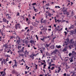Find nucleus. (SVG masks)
<instances>
[{
    "instance_id": "1",
    "label": "nucleus",
    "mask_w": 76,
    "mask_h": 76,
    "mask_svg": "<svg viewBox=\"0 0 76 76\" xmlns=\"http://www.w3.org/2000/svg\"><path fill=\"white\" fill-rule=\"evenodd\" d=\"M11 73L12 74H15V73H16L17 74H18V72L16 71V70L15 69H13Z\"/></svg>"
},
{
    "instance_id": "2",
    "label": "nucleus",
    "mask_w": 76,
    "mask_h": 76,
    "mask_svg": "<svg viewBox=\"0 0 76 76\" xmlns=\"http://www.w3.org/2000/svg\"><path fill=\"white\" fill-rule=\"evenodd\" d=\"M19 26H20V24L18 23L16 24L15 26V29H18V27H19Z\"/></svg>"
},
{
    "instance_id": "3",
    "label": "nucleus",
    "mask_w": 76,
    "mask_h": 76,
    "mask_svg": "<svg viewBox=\"0 0 76 76\" xmlns=\"http://www.w3.org/2000/svg\"><path fill=\"white\" fill-rule=\"evenodd\" d=\"M74 28V25H72V24H71V26L69 28V29H73Z\"/></svg>"
},
{
    "instance_id": "4",
    "label": "nucleus",
    "mask_w": 76,
    "mask_h": 76,
    "mask_svg": "<svg viewBox=\"0 0 76 76\" xmlns=\"http://www.w3.org/2000/svg\"><path fill=\"white\" fill-rule=\"evenodd\" d=\"M73 39H71L70 40V41L69 42V43H70L71 44H73L74 43H75V42H74V41H73Z\"/></svg>"
},
{
    "instance_id": "5",
    "label": "nucleus",
    "mask_w": 76,
    "mask_h": 76,
    "mask_svg": "<svg viewBox=\"0 0 76 76\" xmlns=\"http://www.w3.org/2000/svg\"><path fill=\"white\" fill-rule=\"evenodd\" d=\"M54 45H52L51 46H50V49H54Z\"/></svg>"
},
{
    "instance_id": "6",
    "label": "nucleus",
    "mask_w": 76,
    "mask_h": 76,
    "mask_svg": "<svg viewBox=\"0 0 76 76\" xmlns=\"http://www.w3.org/2000/svg\"><path fill=\"white\" fill-rule=\"evenodd\" d=\"M24 48H25L24 47H23L20 50V52L22 53V52H23V53H25V52L23 51V50H24Z\"/></svg>"
},
{
    "instance_id": "7",
    "label": "nucleus",
    "mask_w": 76,
    "mask_h": 76,
    "mask_svg": "<svg viewBox=\"0 0 76 76\" xmlns=\"http://www.w3.org/2000/svg\"><path fill=\"white\" fill-rule=\"evenodd\" d=\"M64 43H66V44H64V43L63 44L64 45H63V46L64 47L65 45H67L68 44H69V43H67V42L66 41H65L64 42Z\"/></svg>"
},
{
    "instance_id": "8",
    "label": "nucleus",
    "mask_w": 76,
    "mask_h": 76,
    "mask_svg": "<svg viewBox=\"0 0 76 76\" xmlns=\"http://www.w3.org/2000/svg\"><path fill=\"white\" fill-rule=\"evenodd\" d=\"M72 55H74V56H76V53L75 52V51H72Z\"/></svg>"
},
{
    "instance_id": "9",
    "label": "nucleus",
    "mask_w": 76,
    "mask_h": 76,
    "mask_svg": "<svg viewBox=\"0 0 76 76\" xmlns=\"http://www.w3.org/2000/svg\"><path fill=\"white\" fill-rule=\"evenodd\" d=\"M46 13H48V16H51V14L50 13V12H48V11L46 12Z\"/></svg>"
},
{
    "instance_id": "10",
    "label": "nucleus",
    "mask_w": 76,
    "mask_h": 76,
    "mask_svg": "<svg viewBox=\"0 0 76 76\" xmlns=\"http://www.w3.org/2000/svg\"><path fill=\"white\" fill-rule=\"evenodd\" d=\"M64 40H65V41H66L67 43H68L69 44L68 42H69V38H67V39H64Z\"/></svg>"
},
{
    "instance_id": "11",
    "label": "nucleus",
    "mask_w": 76,
    "mask_h": 76,
    "mask_svg": "<svg viewBox=\"0 0 76 76\" xmlns=\"http://www.w3.org/2000/svg\"><path fill=\"white\" fill-rule=\"evenodd\" d=\"M74 57V56H72L71 58H70V59H71L70 60V61L71 62H73V58Z\"/></svg>"
},
{
    "instance_id": "12",
    "label": "nucleus",
    "mask_w": 76,
    "mask_h": 76,
    "mask_svg": "<svg viewBox=\"0 0 76 76\" xmlns=\"http://www.w3.org/2000/svg\"><path fill=\"white\" fill-rule=\"evenodd\" d=\"M61 48V46H60V45H56V48Z\"/></svg>"
},
{
    "instance_id": "13",
    "label": "nucleus",
    "mask_w": 76,
    "mask_h": 76,
    "mask_svg": "<svg viewBox=\"0 0 76 76\" xmlns=\"http://www.w3.org/2000/svg\"><path fill=\"white\" fill-rule=\"evenodd\" d=\"M63 12L64 15H66V12H67V10H64L63 11Z\"/></svg>"
},
{
    "instance_id": "14",
    "label": "nucleus",
    "mask_w": 76,
    "mask_h": 76,
    "mask_svg": "<svg viewBox=\"0 0 76 76\" xmlns=\"http://www.w3.org/2000/svg\"><path fill=\"white\" fill-rule=\"evenodd\" d=\"M3 20L4 22H7V20L5 18H3Z\"/></svg>"
},
{
    "instance_id": "15",
    "label": "nucleus",
    "mask_w": 76,
    "mask_h": 76,
    "mask_svg": "<svg viewBox=\"0 0 76 76\" xmlns=\"http://www.w3.org/2000/svg\"><path fill=\"white\" fill-rule=\"evenodd\" d=\"M33 9H34V11H35V12H37V9H35V7H34V6H33Z\"/></svg>"
},
{
    "instance_id": "16",
    "label": "nucleus",
    "mask_w": 76,
    "mask_h": 76,
    "mask_svg": "<svg viewBox=\"0 0 76 76\" xmlns=\"http://www.w3.org/2000/svg\"><path fill=\"white\" fill-rule=\"evenodd\" d=\"M19 39H20V40H17L16 42H17L18 44H19L20 43V38H19Z\"/></svg>"
},
{
    "instance_id": "17",
    "label": "nucleus",
    "mask_w": 76,
    "mask_h": 76,
    "mask_svg": "<svg viewBox=\"0 0 76 76\" xmlns=\"http://www.w3.org/2000/svg\"><path fill=\"white\" fill-rule=\"evenodd\" d=\"M30 43H31V44H34V40H31L30 41Z\"/></svg>"
},
{
    "instance_id": "18",
    "label": "nucleus",
    "mask_w": 76,
    "mask_h": 76,
    "mask_svg": "<svg viewBox=\"0 0 76 76\" xmlns=\"http://www.w3.org/2000/svg\"><path fill=\"white\" fill-rule=\"evenodd\" d=\"M57 51H57V50L56 49L55 50L53 51V53H56Z\"/></svg>"
},
{
    "instance_id": "19",
    "label": "nucleus",
    "mask_w": 76,
    "mask_h": 76,
    "mask_svg": "<svg viewBox=\"0 0 76 76\" xmlns=\"http://www.w3.org/2000/svg\"><path fill=\"white\" fill-rule=\"evenodd\" d=\"M70 32H71V33L72 34V35H73L74 34V31H73V30H72Z\"/></svg>"
},
{
    "instance_id": "20",
    "label": "nucleus",
    "mask_w": 76,
    "mask_h": 76,
    "mask_svg": "<svg viewBox=\"0 0 76 76\" xmlns=\"http://www.w3.org/2000/svg\"><path fill=\"white\" fill-rule=\"evenodd\" d=\"M18 50H20V49H21V46H18Z\"/></svg>"
},
{
    "instance_id": "21",
    "label": "nucleus",
    "mask_w": 76,
    "mask_h": 76,
    "mask_svg": "<svg viewBox=\"0 0 76 76\" xmlns=\"http://www.w3.org/2000/svg\"><path fill=\"white\" fill-rule=\"evenodd\" d=\"M4 64H7V63H6V60H5L4 59Z\"/></svg>"
},
{
    "instance_id": "22",
    "label": "nucleus",
    "mask_w": 76,
    "mask_h": 76,
    "mask_svg": "<svg viewBox=\"0 0 76 76\" xmlns=\"http://www.w3.org/2000/svg\"><path fill=\"white\" fill-rule=\"evenodd\" d=\"M51 65L50 64L49 65V66L48 67V69H51Z\"/></svg>"
},
{
    "instance_id": "23",
    "label": "nucleus",
    "mask_w": 76,
    "mask_h": 76,
    "mask_svg": "<svg viewBox=\"0 0 76 76\" xmlns=\"http://www.w3.org/2000/svg\"><path fill=\"white\" fill-rule=\"evenodd\" d=\"M27 23H28V25H29L30 24V23H31V21L29 20L28 22Z\"/></svg>"
},
{
    "instance_id": "24",
    "label": "nucleus",
    "mask_w": 76,
    "mask_h": 76,
    "mask_svg": "<svg viewBox=\"0 0 76 76\" xmlns=\"http://www.w3.org/2000/svg\"><path fill=\"white\" fill-rule=\"evenodd\" d=\"M46 55L47 56H50V53L48 52H47L46 53Z\"/></svg>"
},
{
    "instance_id": "25",
    "label": "nucleus",
    "mask_w": 76,
    "mask_h": 76,
    "mask_svg": "<svg viewBox=\"0 0 76 76\" xmlns=\"http://www.w3.org/2000/svg\"><path fill=\"white\" fill-rule=\"evenodd\" d=\"M25 52V53H26L27 55H28V54H29V53L28 52H27V50H26Z\"/></svg>"
},
{
    "instance_id": "26",
    "label": "nucleus",
    "mask_w": 76,
    "mask_h": 76,
    "mask_svg": "<svg viewBox=\"0 0 76 76\" xmlns=\"http://www.w3.org/2000/svg\"><path fill=\"white\" fill-rule=\"evenodd\" d=\"M66 48H65L64 49H63V51H66Z\"/></svg>"
},
{
    "instance_id": "27",
    "label": "nucleus",
    "mask_w": 76,
    "mask_h": 76,
    "mask_svg": "<svg viewBox=\"0 0 76 76\" xmlns=\"http://www.w3.org/2000/svg\"><path fill=\"white\" fill-rule=\"evenodd\" d=\"M45 38V37L43 38L42 39L40 38L41 40L42 41H44V39Z\"/></svg>"
},
{
    "instance_id": "28",
    "label": "nucleus",
    "mask_w": 76,
    "mask_h": 76,
    "mask_svg": "<svg viewBox=\"0 0 76 76\" xmlns=\"http://www.w3.org/2000/svg\"><path fill=\"white\" fill-rule=\"evenodd\" d=\"M36 37L37 40L38 41V36H37V35H36Z\"/></svg>"
},
{
    "instance_id": "29",
    "label": "nucleus",
    "mask_w": 76,
    "mask_h": 76,
    "mask_svg": "<svg viewBox=\"0 0 76 76\" xmlns=\"http://www.w3.org/2000/svg\"><path fill=\"white\" fill-rule=\"evenodd\" d=\"M55 29H56L57 31H59V29H58V28L57 27L55 28Z\"/></svg>"
},
{
    "instance_id": "30",
    "label": "nucleus",
    "mask_w": 76,
    "mask_h": 76,
    "mask_svg": "<svg viewBox=\"0 0 76 76\" xmlns=\"http://www.w3.org/2000/svg\"><path fill=\"white\" fill-rule=\"evenodd\" d=\"M67 15V16H69V12H67L66 13Z\"/></svg>"
},
{
    "instance_id": "31",
    "label": "nucleus",
    "mask_w": 76,
    "mask_h": 76,
    "mask_svg": "<svg viewBox=\"0 0 76 76\" xmlns=\"http://www.w3.org/2000/svg\"><path fill=\"white\" fill-rule=\"evenodd\" d=\"M46 46H47V48H48V47H49L50 45L47 44H46Z\"/></svg>"
},
{
    "instance_id": "32",
    "label": "nucleus",
    "mask_w": 76,
    "mask_h": 76,
    "mask_svg": "<svg viewBox=\"0 0 76 76\" xmlns=\"http://www.w3.org/2000/svg\"><path fill=\"white\" fill-rule=\"evenodd\" d=\"M72 53H70L68 55L69 57H70V56H72Z\"/></svg>"
},
{
    "instance_id": "33",
    "label": "nucleus",
    "mask_w": 76,
    "mask_h": 76,
    "mask_svg": "<svg viewBox=\"0 0 76 76\" xmlns=\"http://www.w3.org/2000/svg\"><path fill=\"white\" fill-rule=\"evenodd\" d=\"M36 4H37L36 3H33L32 4V5H33V6L36 5Z\"/></svg>"
},
{
    "instance_id": "34",
    "label": "nucleus",
    "mask_w": 76,
    "mask_h": 76,
    "mask_svg": "<svg viewBox=\"0 0 76 76\" xmlns=\"http://www.w3.org/2000/svg\"><path fill=\"white\" fill-rule=\"evenodd\" d=\"M44 31H47V28H44Z\"/></svg>"
},
{
    "instance_id": "35",
    "label": "nucleus",
    "mask_w": 76,
    "mask_h": 76,
    "mask_svg": "<svg viewBox=\"0 0 76 76\" xmlns=\"http://www.w3.org/2000/svg\"><path fill=\"white\" fill-rule=\"evenodd\" d=\"M45 15H46V18H48V17H47V16H48V15H47V14H45Z\"/></svg>"
},
{
    "instance_id": "36",
    "label": "nucleus",
    "mask_w": 76,
    "mask_h": 76,
    "mask_svg": "<svg viewBox=\"0 0 76 76\" xmlns=\"http://www.w3.org/2000/svg\"><path fill=\"white\" fill-rule=\"evenodd\" d=\"M57 22H61V20H60L59 19L57 20Z\"/></svg>"
},
{
    "instance_id": "37",
    "label": "nucleus",
    "mask_w": 76,
    "mask_h": 76,
    "mask_svg": "<svg viewBox=\"0 0 76 76\" xmlns=\"http://www.w3.org/2000/svg\"><path fill=\"white\" fill-rule=\"evenodd\" d=\"M14 66H15V67H17V66H18V64H15L14 65Z\"/></svg>"
},
{
    "instance_id": "38",
    "label": "nucleus",
    "mask_w": 76,
    "mask_h": 76,
    "mask_svg": "<svg viewBox=\"0 0 76 76\" xmlns=\"http://www.w3.org/2000/svg\"><path fill=\"white\" fill-rule=\"evenodd\" d=\"M13 36H11L10 39H13Z\"/></svg>"
},
{
    "instance_id": "39",
    "label": "nucleus",
    "mask_w": 76,
    "mask_h": 76,
    "mask_svg": "<svg viewBox=\"0 0 76 76\" xmlns=\"http://www.w3.org/2000/svg\"><path fill=\"white\" fill-rule=\"evenodd\" d=\"M2 76H5V72H4V73L3 74Z\"/></svg>"
},
{
    "instance_id": "40",
    "label": "nucleus",
    "mask_w": 76,
    "mask_h": 76,
    "mask_svg": "<svg viewBox=\"0 0 76 76\" xmlns=\"http://www.w3.org/2000/svg\"><path fill=\"white\" fill-rule=\"evenodd\" d=\"M64 33L65 34V35H67V32L66 31H64Z\"/></svg>"
},
{
    "instance_id": "41",
    "label": "nucleus",
    "mask_w": 76,
    "mask_h": 76,
    "mask_svg": "<svg viewBox=\"0 0 76 76\" xmlns=\"http://www.w3.org/2000/svg\"><path fill=\"white\" fill-rule=\"evenodd\" d=\"M1 35H2V36H3L4 35H3V32H1Z\"/></svg>"
},
{
    "instance_id": "42",
    "label": "nucleus",
    "mask_w": 76,
    "mask_h": 76,
    "mask_svg": "<svg viewBox=\"0 0 76 76\" xmlns=\"http://www.w3.org/2000/svg\"><path fill=\"white\" fill-rule=\"evenodd\" d=\"M32 55L33 56V57H34V56H35V55L34 53H32Z\"/></svg>"
},
{
    "instance_id": "43",
    "label": "nucleus",
    "mask_w": 76,
    "mask_h": 76,
    "mask_svg": "<svg viewBox=\"0 0 76 76\" xmlns=\"http://www.w3.org/2000/svg\"><path fill=\"white\" fill-rule=\"evenodd\" d=\"M30 57L31 58H32V57H33V56H32V55H30Z\"/></svg>"
},
{
    "instance_id": "44",
    "label": "nucleus",
    "mask_w": 76,
    "mask_h": 76,
    "mask_svg": "<svg viewBox=\"0 0 76 76\" xmlns=\"http://www.w3.org/2000/svg\"><path fill=\"white\" fill-rule=\"evenodd\" d=\"M28 41H25V43L26 44H28Z\"/></svg>"
},
{
    "instance_id": "45",
    "label": "nucleus",
    "mask_w": 76,
    "mask_h": 76,
    "mask_svg": "<svg viewBox=\"0 0 76 76\" xmlns=\"http://www.w3.org/2000/svg\"><path fill=\"white\" fill-rule=\"evenodd\" d=\"M54 69V67H52L51 69V70H53V69Z\"/></svg>"
},
{
    "instance_id": "46",
    "label": "nucleus",
    "mask_w": 76,
    "mask_h": 76,
    "mask_svg": "<svg viewBox=\"0 0 76 76\" xmlns=\"http://www.w3.org/2000/svg\"><path fill=\"white\" fill-rule=\"evenodd\" d=\"M3 73H4V72L3 71L1 72H0L1 75H2L3 74Z\"/></svg>"
},
{
    "instance_id": "47",
    "label": "nucleus",
    "mask_w": 76,
    "mask_h": 76,
    "mask_svg": "<svg viewBox=\"0 0 76 76\" xmlns=\"http://www.w3.org/2000/svg\"><path fill=\"white\" fill-rule=\"evenodd\" d=\"M8 18H9V19H11L12 18L10 16H9V15H8Z\"/></svg>"
},
{
    "instance_id": "48",
    "label": "nucleus",
    "mask_w": 76,
    "mask_h": 76,
    "mask_svg": "<svg viewBox=\"0 0 76 76\" xmlns=\"http://www.w3.org/2000/svg\"><path fill=\"white\" fill-rule=\"evenodd\" d=\"M53 60H56V57H53Z\"/></svg>"
},
{
    "instance_id": "49",
    "label": "nucleus",
    "mask_w": 76,
    "mask_h": 76,
    "mask_svg": "<svg viewBox=\"0 0 76 76\" xmlns=\"http://www.w3.org/2000/svg\"><path fill=\"white\" fill-rule=\"evenodd\" d=\"M19 56H22V57H23V54H20Z\"/></svg>"
},
{
    "instance_id": "50",
    "label": "nucleus",
    "mask_w": 76,
    "mask_h": 76,
    "mask_svg": "<svg viewBox=\"0 0 76 76\" xmlns=\"http://www.w3.org/2000/svg\"><path fill=\"white\" fill-rule=\"evenodd\" d=\"M41 64L40 65L41 66H42V65H43V64H45L44 63H43L42 62H41Z\"/></svg>"
},
{
    "instance_id": "51",
    "label": "nucleus",
    "mask_w": 76,
    "mask_h": 76,
    "mask_svg": "<svg viewBox=\"0 0 76 76\" xmlns=\"http://www.w3.org/2000/svg\"><path fill=\"white\" fill-rule=\"evenodd\" d=\"M75 75V72H73V74L71 75V76H73Z\"/></svg>"
},
{
    "instance_id": "52",
    "label": "nucleus",
    "mask_w": 76,
    "mask_h": 76,
    "mask_svg": "<svg viewBox=\"0 0 76 76\" xmlns=\"http://www.w3.org/2000/svg\"><path fill=\"white\" fill-rule=\"evenodd\" d=\"M58 69L59 70H60H60H61V68H60V67H58Z\"/></svg>"
},
{
    "instance_id": "53",
    "label": "nucleus",
    "mask_w": 76,
    "mask_h": 76,
    "mask_svg": "<svg viewBox=\"0 0 76 76\" xmlns=\"http://www.w3.org/2000/svg\"><path fill=\"white\" fill-rule=\"evenodd\" d=\"M6 56L7 57H10V56L8 55H6Z\"/></svg>"
},
{
    "instance_id": "54",
    "label": "nucleus",
    "mask_w": 76,
    "mask_h": 76,
    "mask_svg": "<svg viewBox=\"0 0 76 76\" xmlns=\"http://www.w3.org/2000/svg\"><path fill=\"white\" fill-rule=\"evenodd\" d=\"M71 15H73L74 14V12H73V11H72V13H71Z\"/></svg>"
},
{
    "instance_id": "55",
    "label": "nucleus",
    "mask_w": 76,
    "mask_h": 76,
    "mask_svg": "<svg viewBox=\"0 0 76 76\" xmlns=\"http://www.w3.org/2000/svg\"><path fill=\"white\" fill-rule=\"evenodd\" d=\"M25 75H26V74H27V73H28V72L26 71H25Z\"/></svg>"
},
{
    "instance_id": "56",
    "label": "nucleus",
    "mask_w": 76,
    "mask_h": 76,
    "mask_svg": "<svg viewBox=\"0 0 76 76\" xmlns=\"http://www.w3.org/2000/svg\"><path fill=\"white\" fill-rule=\"evenodd\" d=\"M52 42H54V39H53V40H52Z\"/></svg>"
},
{
    "instance_id": "57",
    "label": "nucleus",
    "mask_w": 76,
    "mask_h": 76,
    "mask_svg": "<svg viewBox=\"0 0 76 76\" xmlns=\"http://www.w3.org/2000/svg\"><path fill=\"white\" fill-rule=\"evenodd\" d=\"M12 4H13V5H14L15 4V3L14 2H12Z\"/></svg>"
},
{
    "instance_id": "58",
    "label": "nucleus",
    "mask_w": 76,
    "mask_h": 76,
    "mask_svg": "<svg viewBox=\"0 0 76 76\" xmlns=\"http://www.w3.org/2000/svg\"><path fill=\"white\" fill-rule=\"evenodd\" d=\"M29 20V19L28 18H26V22H28V20Z\"/></svg>"
},
{
    "instance_id": "59",
    "label": "nucleus",
    "mask_w": 76,
    "mask_h": 76,
    "mask_svg": "<svg viewBox=\"0 0 76 76\" xmlns=\"http://www.w3.org/2000/svg\"><path fill=\"white\" fill-rule=\"evenodd\" d=\"M14 61H15V64H16V60H14Z\"/></svg>"
},
{
    "instance_id": "60",
    "label": "nucleus",
    "mask_w": 76,
    "mask_h": 76,
    "mask_svg": "<svg viewBox=\"0 0 76 76\" xmlns=\"http://www.w3.org/2000/svg\"><path fill=\"white\" fill-rule=\"evenodd\" d=\"M64 76H66V73H65L63 74Z\"/></svg>"
},
{
    "instance_id": "61",
    "label": "nucleus",
    "mask_w": 76,
    "mask_h": 76,
    "mask_svg": "<svg viewBox=\"0 0 76 76\" xmlns=\"http://www.w3.org/2000/svg\"><path fill=\"white\" fill-rule=\"evenodd\" d=\"M1 65H3V62L2 61L1 62Z\"/></svg>"
},
{
    "instance_id": "62",
    "label": "nucleus",
    "mask_w": 76,
    "mask_h": 76,
    "mask_svg": "<svg viewBox=\"0 0 76 76\" xmlns=\"http://www.w3.org/2000/svg\"><path fill=\"white\" fill-rule=\"evenodd\" d=\"M45 20H43V23H45Z\"/></svg>"
},
{
    "instance_id": "63",
    "label": "nucleus",
    "mask_w": 76,
    "mask_h": 76,
    "mask_svg": "<svg viewBox=\"0 0 76 76\" xmlns=\"http://www.w3.org/2000/svg\"><path fill=\"white\" fill-rule=\"evenodd\" d=\"M8 63L9 64H11L12 63V61L9 62Z\"/></svg>"
},
{
    "instance_id": "64",
    "label": "nucleus",
    "mask_w": 76,
    "mask_h": 76,
    "mask_svg": "<svg viewBox=\"0 0 76 76\" xmlns=\"http://www.w3.org/2000/svg\"><path fill=\"white\" fill-rule=\"evenodd\" d=\"M21 32H25V30L23 29L22 30H21Z\"/></svg>"
}]
</instances>
